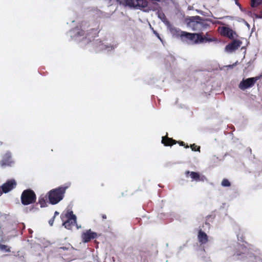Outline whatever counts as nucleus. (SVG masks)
<instances>
[{
  "label": "nucleus",
  "mask_w": 262,
  "mask_h": 262,
  "mask_svg": "<svg viewBox=\"0 0 262 262\" xmlns=\"http://www.w3.org/2000/svg\"><path fill=\"white\" fill-rule=\"evenodd\" d=\"M119 3L125 7L139 9L145 12L156 11L160 8L158 3H148L147 0H123Z\"/></svg>",
  "instance_id": "obj_1"
},
{
  "label": "nucleus",
  "mask_w": 262,
  "mask_h": 262,
  "mask_svg": "<svg viewBox=\"0 0 262 262\" xmlns=\"http://www.w3.org/2000/svg\"><path fill=\"white\" fill-rule=\"evenodd\" d=\"M212 22L210 19H205L200 16H189L185 19V22L188 27L193 31H203L207 29L209 25L207 21Z\"/></svg>",
  "instance_id": "obj_2"
},
{
  "label": "nucleus",
  "mask_w": 262,
  "mask_h": 262,
  "mask_svg": "<svg viewBox=\"0 0 262 262\" xmlns=\"http://www.w3.org/2000/svg\"><path fill=\"white\" fill-rule=\"evenodd\" d=\"M68 186H60L50 190L48 193V199L51 204H57L62 200Z\"/></svg>",
  "instance_id": "obj_3"
},
{
  "label": "nucleus",
  "mask_w": 262,
  "mask_h": 262,
  "mask_svg": "<svg viewBox=\"0 0 262 262\" xmlns=\"http://www.w3.org/2000/svg\"><path fill=\"white\" fill-rule=\"evenodd\" d=\"M60 217L63 222L62 225L67 229H72L76 223V216L71 210H68L65 213H62Z\"/></svg>",
  "instance_id": "obj_4"
},
{
  "label": "nucleus",
  "mask_w": 262,
  "mask_h": 262,
  "mask_svg": "<svg viewBox=\"0 0 262 262\" xmlns=\"http://www.w3.org/2000/svg\"><path fill=\"white\" fill-rule=\"evenodd\" d=\"M20 199L22 204L24 205H28L36 202V195L33 190L28 189L23 191Z\"/></svg>",
  "instance_id": "obj_5"
},
{
  "label": "nucleus",
  "mask_w": 262,
  "mask_h": 262,
  "mask_svg": "<svg viewBox=\"0 0 262 262\" xmlns=\"http://www.w3.org/2000/svg\"><path fill=\"white\" fill-rule=\"evenodd\" d=\"M260 77L256 76L254 77L243 79L238 85V88L242 90H245L254 86L256 82L259 79Z\"/></svg>",
  "instance_id": "obj_6"
},
{
  "label": "nucleus",
  "mask_w": 262,
  "mask_h": 262,
  "mask_svg": "<svg viewBox=\"0 0 262 262\" xmlns=\"http://www.w3.org/2000/svg\"><path fill=\"white\" fill-rule=\"evenodd\" d=\"M216 41V39L213 37L210 32H207L205 35L203 33H197V38L195 42L197 44L206 42H211Z\"/></svg>",
  "instance_id": "obj_7"
},
{
  "label": "nucleus",
  "mask_w": 262,
  "mask_h": 262,
  "mask_svg": "<svg viewBox=\"0 0 262 262\" xmlns=\"http://www.w3.org/2000/svg\"><path fill=\"white\" fill-rule=\"evenodd\" d=\"M197 38V33H189L184 31L180 38L181 40L183 42L188 44L194 45L197 44L195 42Z\"/></svg>",
  "instance_id": "obj_8"
},
{
  "label": "nucleus",
  "mask_w": 262,
  "mask_h": 262,
  "mask_svg": "<svg viewBox=\"0 0 262 262\" xmlns=\"http://www.w3.org/2000/svg\"><path fill=\"white\" fill-rule=\"evenodd\" d=\"M219 31L222 36L227 37L231 39H232L235 37L237 36L235 31H234L232 29L227 27H219Z\"/></svg>",
  "instance_id": "obj_9"
},
{
  "label": "nucleus",
  "mask_w": 262,
  "mask_h": 262,
  "mask_svg": "<svg viewBox=\"0 0 262 262\" xmlns=\"http://www.w3.org/2000/svg\"><path fill=\"white\" fill-rule=\"evenodd\" d=\"M97 236L96 232H93L91 229H89L82 233L81 238L83 243H88L92 239L96 238Z\"/></svg>",
  "instance_id": "obj_10"
},
{
  "label": "nucleus",
  "mask_w": 262,
  "mask_h": 262,
  "mask_svg": "<svg viewBox=\"0 0 262 262\" xmlns=\"http://www.w3.org/2000/svg\"><path fill=\"white\" fill-rule=\"evenodd\" d=\"M16 186V182L15 180H9L2 186V191L4 193H7L15 188Z\"/></svg>",
  "instance_id": "obj_11"
},
{
  "label": "nucleus",
  "mask_w": 262,
  "mask_h": 262,
  "mask_svg": "<svg viewBox=\"0 0 262 262\" xmlns=\"http://www.w3.org/2000/svg\"><path fill=\"white\" fill-rule=\"evenodd\" d=\"M185 175L186 177L189 176L192 179V181H204L206 178L204 176H201L199 173L194 171H186Z\"/></svg>",
  "instance_id": "obj_12"
},
{
  "label": "nucleus",
  "mask_w": 262,
  "mask_h": 262,
  "mask_svg": "<svg viewBox=\"0 0 262 262\" xmlns=\"http://www.w3.org/2000/svg\"><path fill=\"white\" fill-rule=\"evenodd\" d=\"M13 161L11 160V154L10 151H7L3 157L0 161V165L2 167L11 166Z\"/></svg>",
  "instance_id": "obj_13"
},
{
  "label": "nucleus",
  "mask_w": 262,
  "mask_h": 262,
  "mask_svg": "<svg viewBox=\"0 0 262 262\" xmlns=\"http://www.w3.org/2000/svg\"><path fill=\"white\" fill-rule=\"evenodd\" d=\"M242 43V41L237 39H234L226 46L225 49L228 52L234 51L240 47Z\"/></svg>",
  "instance_id": "obj_14"
},
{
  "label": "nucleus",
  "mask_w": 262,
  "mask_h": 262,
  "mask_svg": "<svg viewBox=\"0 0 262 262\" xmlns=\"http://www.w3.org/2000/svg\"><path fill=\"white\" fill-rule=\"evenodd\" d=\"M167 28L173 36L176 38H179L180 39L181 38L184 32L183 31H182L179 28H177L173 26L171 24H170V25H169Z\"/></svg>",
  "instance_id": "obj_15"
},
{
  "label": "nucleus",
  "mask_w": 262,
  "mask_h": 262,
  "mask_svg": "<svg viewBox=\"0 0 262 262\" xmlns=\"http://www.w3.org/2000/svg\"><path fill=\"white\" fill-rule=\"evenodd\" d=\"M198 239L202 245L206 244L208 242V235L202 229H200L198 231Z\"/></svg>",
  "instance_id": "obj_16"
},
{
  "label": "nucleus",
  "mask_w": 262,
  "mask_h": 262,
  "mask_svg": "<svg viewBox=\"0 0 262 262\" xmlns=\"http://www.w3.org/2000/svg\"><path fill=\"white\" fill-rule=\"evenodd\" d=\"M177 142L175 140L167 136L163 137L162 139V143L166 146H172L176 144Z\"/></svg>",
  "instance_id": "obj_17"
},
{
  "label": "nucleus",
  "mask_w": 262,
  "mask_h": 262,
  "mask_svg": "<svg viewBox=\"0 0 262 262\" xmlns=\"http://www.w3.org/2000/svg\"><path fill=\"white\" fill-rule=\"evenodd\" d=\"M157 15L158 17L167 27L170 25V23L169 21L167 19L166 15L161 10L158 11Z\"/></svg>",
  "instance_id": "obj_18"
},
{
  "label": "nucleus",
  "mask_w": 262,
  "mask_h": 262,
  "mask_svg": "<svg viewBox=\"0 0 262 262\" xmlns=\"http://www.w3.org/2000/svg\"><path fill=\"white\" fill-rule=\"evenodd\" d=\"M247 258V262H262V259L259 256L253 254H248L245 256Z\"/></svg>",
  "instance_id": "obj_19"
},
{
  "label": "nucleus",
  "mask_w": 262,
  "mask_h": 262,
  "mask_svg": "<svg viewBox=\"0 0 262 262\" xmlns=\"http://www.w3.org/2000/svg\"><path fill=\"white\" fill-rule=\"evenodd\" d=\"M262 4V0H251V7H256L259 5Z\"/></svg>",
  "instance_id": "obj_20"
},
{
  "label": "nucleus",
  "mask_w": 262,
  "mask_h": 262,
  "mask_svg": "<svg viewBox=\"0 0 262 262\" xmlns=\"http://www.w3.org/2000/svg\"><path fill=\"white\" fill-rule=\"evenodd\" d=\"M221 185L223 187H230L231 183L227 179H224L222 181Z\"/></svg>",
  "instance_id": "obj_21"
},
{
  "label": "nucleus",
  "mask_w": 262,
  "mask_h": 262,
  "mask_svg": "<svg viewBox=\"0 0 262 262\" xmlns=\"http://www.w3.org/2000/svg\"><path fill=\"white\" fill-rule=\"evenodd\" d=\"M0 250L6 252H10V248L8 246L0 244Z\"/></svg>",
  "instance_id": "obj_22"
},
{
  "label": "nucleus",
  "mask_w": 262,
  "mask_h": 262,
  "mask_svg": "<svg viewBox=\"0 0 262 262\" xmlns=\"http://www.w3.org/2000/svg\"><path fill=\"white\" fill-rule=\"evenodd\" d=\"M190 147L192 149V150L193 151H200V147L199 146H197L196 145H195V144H193L192 145H190Z\"/></svg>",
  "instance_id": "obj_23"
},
{
  "label": "nucleus",
  "mask_w": 262,
  "mask_h": 262,
  "mask_svg": "<svg viewBox=\"0 0 262 262\" xmlns=\"http://www.w3.org/2000/svg\"><path fill=\"white\" fill-rule=\"evenodd\" d=\"M38 203L40 204L41 207H44L46 204V201L43 198H39Z\"/></svg>",
  "instance_id": "obj_24"
},
{
  "label": "nucleus",
  "mask_w": 262,
  "mask_h": 262,
  "mask_svg": "<svg viewBox=\"0 0 262 262\" xmlns=\"http://www.w3.org/2000/svg\"><path fill=\"white\" fill-rule=\"evenodd\" d=\"M255 17L258 18H262V10L259 12V13L255 14Z\"/></svg>",
  "instance_id": "obj_25"
},
{
  "label": "nucleus",
  "mask_w": 262,
  "mask_h": 262,
  "mask_svg": "<svg viewBox=\"0 0 262 262\" xmlns=\"http://www.w3.org/2000/svg\"><path fill=\"white\" fill-rule=\"evenodd\" d=\"M178 143L181 146H184L186 148L189 147V146L187 145L185 146V143L183 141H179Z\"/></svg>",
  "instance_id": "obj_26"
},
{
  "label": "nucleus",
  "mask_w": 262,
  "mask_h": 262,
  "mask_svg": "<svg viewBox=\"0 0 262 262\" xmlns=\"http://www.w3.org/2000/svg\"><path fill=\"white\" fill-rule=\"evenodd\" d=\"M38 204L37 203L35 205H33L30 208V211H32L33 210H36L37 208L36 207L37 206Z\"/></svg>",
  "instance_id": "obj_27"
},
{
  "label": "nucleus",
  "mask_w": 262,
  "mask_h": 262,
  "mask_svg": "<svg viewBox=\"0 0 262 262\" xmlns=\"http://www.w3.org/2000/svg\"><path fill=\"white\" fill-rule=\"evenodd\" d=\"M154 34L157 36V37L159 39H160L161 40H162V39H161V37H160V35H159V33H158L157 32H156V31H154Z\"/></svg>",
  "instance_id": "obj_28"
},
{
  "label": "nucleus",
  "mask_w": 262,
  "mask_h": 262,
  "mask_svg": "<svg viewBox=\"0 0 262 262\" xmlns=\"http://www.w3.org/2000/svg\"><path fill=\"white\" fill-rule=\"evenodd\" d=\"M54 217H55V216H54V217H53V219H51V220H50L49 221V223L50 225H51V226L53 225V222H54Z\"/></svg>",
  "instance_id": "obj_29"
},
{
  "label": "nucleus",
  "mask_w": 262,
  "mask_h": 262,
  "mask_svg": "<svg viewBox=\"0 0 262 262\" xmlns=\"http://www.w3.org/2000/svg\"><path fill=\"white\" fill-rule=\"evenodd\" d=\"M106 215L105 214H102V218L104 220V219H106Z\"/></svg>",
  "instance_id": "obj_30"
},
{
  "label": "nucleus",
  "mask_w": 262,
  "mask_h": 262,
  "mask_svg": "<svg viewBox=\"0 0 262 262\" xmlns=\"http://www.w3.org/2000/svg\"><path fill=\"white\" fill-rule=\"evenodd\" d=\"M4 192L2 191V187H0V196L3 194Z\"/></svg>",
  "instance_id": "obj_31"
},
{
  "label": "nucleus",
  "mask_w": 262,
  "mask_h": 262,
  "mask_svg": "<svg viewBox=\"0 0 262 262\" xmlns=\"http://www.w3.org/2000/svg\"><path fill=\"white\" fill-rule=\"evenodd\" d=\"M59 214V213H58L57 211H55V213H54V215H54V216H55L56 215H57V214Z\"/></svg>",
  "instance_id": "obj_32"
},
{
  "label": "nucleus",
  "mask_w": 262,
  "mask_h": 262,
  "mask_svg": "<svg viewBox=\"0 0 262 262\" xmlns=\"http://www.w3.org/2000/svg\"><path fill=\"white\" fill-rule=\"evenodd\" d=\"M236 255H237V256H239V255H241V254H239V253H236Z\"/></svg>",
  "instance_id": "obj_33"
},
{
  "label": "nucleus",
  "mask_w": 262,
  "mask_h": 262,
  "mask_svg": "<svg viewBox=\"0 0 262 262\" xmlns=\"http://www.w3.org/2000/svg\"><path fill=\"white\" fill-rule=\"evenodd\" d=\"M237 1L238 0H235V2H236V4L238 5V4L237 3Z\"/></svg>",
  "instance_id": "obj_34"
},
{
  "label": "nucleus",
  "mask_w": 262,
  "mask_h": 262,
  "mask_svg": "<svg viewBox=\"0 0 262 262\" xmlns=\"http://www.w3.org/2000/svg\"><path fill=\"white\" fill-rule=\"evenodd\" d=\"M211 216V215H210V216H207V218H209V217H210Z\"/></svg>",
  "instance_id": "obj_35"
}]
</instances>
